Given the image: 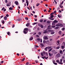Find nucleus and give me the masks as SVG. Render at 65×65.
<instances>
[{"label":"nucleus","instance_id":"obj_1","mask_svg":"<svg viewBox=\"0 0 65 65\" xmlns=\"http://www.w3.org/2000/svg\"><path fill=\"white\" fill-rule=\"evenodd\" d=\"M28 32V29L27 28H24L23 31V33L24 34H27Z\"/></svg>","mask_w":65,"mask_h":65},{"label":"nucleus","instance_id":"obj_2","mask_svg":"<svg viewBox=\"0 0 65 65\" xmlns=\"http://www.w3.org/2000/svg\"><path fill=\"white\" fill-rule=\"evenodd\" d=\"M56 26H61V27H63V25L61 23H59L58 24L56 25Z\"/></svg>","mask_w":65,"mask_h":65},{"label":"nucleus","instance_id":"obj_3","mask_svg":"<svg viewBox=\"0 0 65 65\" xmlns=\"http://www.w3.org/2000/svg\"><path fill=\"white\" fill-rule=\"evenodd\" d=\"M56 56L57 58H59L60 57H61V55L60 53H58L57 54H56Z\"/></svg>","mask_w":65,"mask_h":65},{"label":"nucleus","instance_id":"obj_4","mask_svg":"<svg viewBox=\"0 0 65 65\" xmlns=\"http://www.w3.org/2000/svg\"><path fill=\"white\" fill-rule=\"evenodd\" d=\"M43 38L44 39H45V40H46L47 39H48V37L46 36H44L43 37Z\"/></svg>","mask_w":65,"mask_h":65},{"label":"nucleus","instance_id":"obj_5","mask_svg":"<svg viewBox=\"0 0 65 65\" xmlns=\"http://www.w3.org/2000/svg\"><path fill=\"white\" fill-rule=\"evenodd\" d=\"M54 18V17H51L50 18H49V20H54V18H52L51 19V18Z\"/></svg>","mask_w":65,"mask_h":65},{"label":"nucleus","instance_id":"obj_6","mask_svg":"<svg viewBox=\"0 0 65 65\" xmlns=\"http://www.w3.org/2000/svg\"><path fill=\"white\" fill-rule=\"evenodd\" d=\"M54 14V12H52L50 14L51 16L50 17H54V15H53V14Z\"/></svg>","mask_w":65,"mask_h":65},{"label":"nucleus","instance_id":"obj_7","mask_svg":"<svg viewBox=\"0 0 65 65\" xmlns=\"http://www.w3.org/2000/svg\"><path fill=\"white\" fill-rule=\"evenodd\" d=\"M11 4V3L10 2L8 4H7L6 6H10V5Z\"/></svg>","mask_w":65,"mask_h":65},{"label":"nucleus","instance_id":"obj_8","mask_svg":"<svg viewBox=\"0 0 65 65\" xmlns=\"http://www.w3.org/2000/svg\"><path fill=\"white\" fill-rule=\"evenodd\" d=\"M38 25L39 26H40V27L41 28H43V26L41 24H38Z\"/></svg>","mask_w":65,"mask_h":65},{"label":"nucleus","instance_id":"obj_9","mask_svg":"<svg viewBox=\"0 0 65 65\" xmlns=\"http://www.w3.org/2000/svg\"><path fill=\"white\" fill-rule=\"evenodd\" d=\"M47 29H46L44 30V31L43 33H47Z\"/></svg>","mask_w":65,"mask_h":65},{"label":"nucleus","instance_id":"obj_10","mask_svg":"<svg viewBox=\"0 0 65 65\" xmlns=\"http://www.w3.org/2000/svg\"><path fill=\"white\" fill-rule=\"evenodd\" d=\"M15 4L16 5H18L19 3H18V1H16L15 2Z\"/></svg>","mask_w":65,"mask_h":65},{"label":"nucleus","instance_id":"obj_11","mask_svg":"<svg viewBox=\"0 0 65 65\" xmlns=\"http://www.w3.org/2000/svg\"><path fill=\"white\" fill-rule=\"evenodd\" d=\"M49 55L50 57H51V56H53V54L51 53H49Z\"/></svg>","mask_w":65,"mask_h":65},{"label":"nucleus","instance_id":"obj_12","mask_svg":"<svg viewBox=\"0 0 65 65\" xmlns=\"http://www.w3.org/2000/svg\"><path fill=\"white\" fill-rule=\"evenodd\" d=\"M53 22L54 23H58V21H57V20H54V21Z\"/></svg>","mask_w":65,"mask_h":65},{"label":"nucleus","instance_id":"obj_13","mask_svg":"<svg viewBox=\"0 0 65 65\" xmlns=\"http://www.w3.org/2000/svg\"><path fill=\"white\" fill-rule=\"evenodd\" d=\"M4 19L5 20H7V17H4Z\"/></svg>","mask_w":65,"mask_h":65},{"label":"nucleus","instance_id":"obj_14","mask_svg":"<svg viewBox=\"0 0 65 65\" xmlns=\"http://www.w3.org/2000/svg\"><path fill=\"white\" fill-rule=\"evenodd\" d=\"M63 6H62L61 5H59V7H60V8H63Z\"/></svg>","mask_w":65,"mask_h":65},{"label":"nucleus","instance_id":"obj_15","mask_svg":"<svg viewBox=\"0 0 65 65\" xmlns=\"http://www.w3.org/2000/svg\"><path fill=\"white\" fill-rule=\"evenodd\" d=\"M47 47V48L48 49V50H49V49H50V48H51V47H50V46H48V47Z\"/></svg>","mask_w":65,"mask_h":65},{"label":"nucleus","instance_id":"obj_16","mask_svg":"<svg viewBox=\"0 0 65 65\" xmlns=\"http://www.w3.org/2000/svg\"><path fill=\"white\" fill-rule=\"evenodd\" d=\"M33 37H31L29 40H33Z\"/></svg>","mask_w":65,"mask_h":65},{"label":"nucleus","instance_id":"obj_17","mask_svg":"<svg viewBox=\"0 0 65 65\" xmlns=\"http://www.w3.org/2000/svg\"><path fill=\"white\" fill-rule=\"evenodd\" d=\"M47 47H46L45 48V51H47Z\"/></svg>","mask_w":65,"mask_h":65},{"label":"nucleus","instance_id":"obj_18","mask_svg":"<svg viewBox=\"0 0 65 65\" xmlns=\"http://www.w3.org/2000/svg\"><path fill=\"white\" fill-rule=\"evenodd\" d=\"M54 33H55V32H54V31H53L52 32H51V34H54Z\"/></svg>","mask_w":65,"mask_h":65},{"label":"nucleus","instance_id":"obj_19","mask_svg":"<svg viewBox=\"0 0 65 65\" xmlns=\"http://www.w3.org/2000/svg\"><path fill=\"white\" fill-rule=\"evenodd\" d=\"M7 34L8 35H10V32H8L7 33Z\"/></svg>","mask_w":65,"mask_h":65},{"label":"nucleus","instance_id":"obj_20","mask_svg":"<svg viewBox=\"0 0 65 65\" xmlns=\"http://www.w3.org/2000/svg\"><path fill=\"white\" fill-rule=\"evenodd\" d=\"M40 45H41L42 46H44V45H43V44L42 43H41L40 44Z\"/></svg>","mask_w":65,"mask_h":65},{"label":"nucleus","instance_id":"obj_21","mask_svg":"<svg viewBox=\"0 0 65 65\" xmlns=\"http://www.w3.org/2000/svg\"><path fill=\"white\" fill-rule=\"evenodd\" d=\"M53 49L52 48H50L48 51V52H51V51H52V50Z\"/></svg>","mask_w":65,"mask_h":65},{"label":"nucleus","instance_id":"obj_22","mask_svg":"<svg viewBox=\"0 0 65 65\" xmlns=\"http://www.w3.org/2000/svg\"><path fill=\"white\" fill-rule=\"evenodd\" d=\"M52 25H55V23H54V22H53L52 23Z\"/></svg>","mask_w":65,"mask_h":65},{"label":"nucleus","instance_id":"obj_23","mask_svg":"<svg viewBox=\"0 0 65 65\" xmlns=\"http://www.w3.org/2000/svg\"><path fill=\"white\" fill-rule=\"evenodd\" d=\"M39 5H40V3H37L36 4V6H38Z\"/></svg>","mask_w":65,"mask_h":65},{"label":"nucleus","instance_id":"obj_24","mask_svg":"<svg viewBox=\"0 0 65 65\" xmlns=\"http://www.w3.org/2000/svg\"><path fill=\"white\" fill-rule=\"evenodd\" d=\"M29 23H27V24H26V26H27V27H28V26H29Z\"/></svg>","mask_w":65,"mask_h":65},{"label":"nucleus","instance_id":"obj_25","mask_svg":"<svg viewBox=\"0 0 65 65\" xmlns=\"http://www.w3.org/2000/svg\"><path fill=\"white\" fill-rule=\"evenodd\" d=\"M59 28V27H57L55 28V29H58Z\"/></svg>","mask_w":65,"mask_h":65},{"label":"nucleus","instance_id":"obj_26","mask_svg":"<svg viewBox=\"0 0 65 65\" xmlns=\"http://www.w3.org/2000/svg\"><path fill=\"white\" fill-rule=\"evenodd\" d=\"M63 52V51L62 50H60V54H62Z\"/></svg>","mask_w":65,"mask_h":65},{"label":"nucleus","instance_id":"obj_27","mask_svg":"<svg viewBox=\"0 0 65 65\" xmlns=\"http://www.w3.org/2000/svg\"><path fill=\"white\" fill-rule=\"evenodd\" d=\"M56 49H59V48H60V46H58V47H57L56 48Z\"/></svg>","mask_w":65,"mask_h":65},{"label":"nucleus","instance_id":"obj_28","mask_svg":"<svg viewBox=\"0 0 65 65\" xmlns=\"http://www.w3.org/2000/svg\"><path fill=\"white\" fill-rule=\"evenodd\" d=\"M12 8L11 7H10L9 8V10H12Z\"/></svg>","mask_w":65,"mask_h":65},{"label":"nucleus","instance_id":"obj_29","mask_svg":"<svg viewBox=\"0 0 65 65\" xmlns=\"http://www.w3.org/2000/svg\"><path fill=\"white\" fill-rule=\"evenodd\" d=\"M61 47L62 49H64V46H61Z\"/></svg>","mask_w":65,"mask_h":65},{"label":"nucleus","instance_id":"obj_30","mask_svg":"<svg viewBox=\"0 0 65 65\" xmlns=\"http://www.w3.org/2000/svg\"><path fill=\"white\" fill-rule=\"evenodd\" d=\"M47 29H52V28L51 27H47Z\"/></svg>","mask_w":65,"mask_h":65},{"label":"nucleus","instance_id":"obj_31","mask_svg":"<svg viewBox=\"0 0 65 65\" xmlns=\"http://www.w3.org/2000/svg\"><path fill=\"white\" fill-rule=\"evenodd\" d=\"M25 19L26 20H28V18L27 17H25Z\"/></svg>","mask_w":65,"mask_h":65},{"label":"nucleus","instance_id":"obj_32","mask_svg":"<svg viewBox=\"0 0 65 65\" xmlns=\"http://www.w3.org/2000/svg\"><path fill=\"white\" fill-rule=\"evenodd\" d=\"M37 40L38 41H40V39L39 38H38L37 39Z\"/></svg>","mask_w":65,"mask_h":65},{"label":"nucleus","instance_id":"obj_33","mask_svg":"<svg viewBox=\"0 0 65 65\" xmlns=\"http://www.w3.org/2000/svg\"><path fill=\"white\" fill-rule=\"evenodd\" d=\"M59 64H63V63L62 62H60L59 63H58Z\"/></svg>","mask_w":65,"mask_h":65},{"label":"nucleus","instance_id":"obj_34","mask_svg":"<svg viewBox=\"0 0 65 65\" xmlns=\"http://www.w3.org/2000/svg\"><path fill=\"white\" fill-rule=\"evenodd\" d=\"M41 56H42V57H43V53H42L41 52Z\"/></svg>","mask_w":65,"mask_h":65},{"label":"nucleus","instance_id":"obj_35","mask_svg":"<svg viewBox=\"0 0 65 65\" xmlns=\"http://www.w3.org/2000/svg\"><path fill=\"white\" fill-rule=\"evenodd\" d=\"M64 2V1H63L62 2L60 3V4L61 5H62L63 4V3Z\"/></svg>","mask_w":65,"mask_h":65},{"label":"nucleus","instance_id":"obj_36","mask_svg":"<svg viewBox=\"0 0 65 65\" xmlns=\"http://www.w3.org/2000/svg\"><path fill=\"white\" fill-rule=\"evenodd\" d=\"M59 34H61V31H60L59 32Z\"/></svg>","mask_w":65,"mask_h":65},{"label":"nucleus","instance_id":"obj_37","mask_svg":"<svg viewBox=\"0 0 65 65\" xmlns=\"http://www.w3.org/2000/svg\"><path fill=\"white\" fill-rule=\"evenodd\" d=\"M42 58V59H44V58H46V57L44 56V57H41Z\"/></svg>","mask_w":65,"mask_h":65},{"label":"nucleus","instance_id":"obj_38","mask_svg":"<svg viewBox=\"0 0 65 65\" xmlns=\"http://www.w3.org/2000/svg\"><path fill=\"white\" fill-rule=\"evenodd\" d=\"M56 62L57 63H59V60H56Z\"/></svg>","mask_w":65,"mask_h":65},{"label":"nucleus","instance_id":"obj_39","mask_svg":"<svg viewBox=\"0 0 65 65\" xmlns=\"http://www.w3.org/2000/svg\"><path fill=\"white\" fill-rule=\"evenodd\" d=\"M43 42H44V43H46V41H45V40H44L43 41Z\"/></svg>","mask_w":65,"mask_h":65},{"label":"nucleus","instance_id":"obj_40","mask_svg":"<svg viewBox=\"0 0 65 65\" xmlns=\"http://www.w3.org/2000/svg\"><path fill=\"white\" fill-rule=\"evenodd\" d=\"M48 32H52L53 30H48Z\"/></svg>","mask_w":65,"mask_h":65},{"label":"nucleus","instance_id":"obj_41","mask_svg":"<svg viewBox=\"0 0 65 65\" xmlns=\"http://www.w3.org/2000/svg\"><path fill=\"white\" fill-rule=\"evenodd\" d=\"M24 60H25V58H23L22 59V61H24Z\"/></svg>","mask_w":65,"mask_h":65},{"label":"nucleus","instance_id":"obj_42","mask_svg":"<svg viewBox=\"0 0 65 65\" xmlns=\"http://www.w3.org/2000/svg\"><path fill=\"white\" fill-rule=\"evenodd\" d=\"M54 64H55V65H57V63H56V62H54L53 63Z\"/></svg>","mask_w":65,"mask_h":65},{"label":"nucleus","instance_id":"obj_43","mask_svg":"<svg viewBox=\"0 0 65 65\" xmlns=\"http://www.w3.org/2000/svg\"><path fill=\"white\" fill-rule=\"evenodd\" d=\"M47 23H51V22L50 21H47Z\"/></svg>","mask_w":65,"mask_h":65},{"label":"nucleus","instance_id":"obj_44","mask_svg":"<svg viewBox=\"0 0 65 65\" xmlns=\"http://www.w3.org/2000/svg\"><path fill=\"white\" fill-rule=\"evenodd\" d=\"M43 54L44 55H45V52H43Z\"/></svg>","mask_w":65,"mask_h":65},{"label":"nucleus","instance_id":"obj_45","mask_svg":"<svg viewBox=\"0 0 65 65\" xmlns=\"http://www.w3.org/2000/svg\"><path fill=\"white\" fill-rule=\"evenodd\" d=\"M40 22H43V20H40Z\"/></svg>","mask_w":65,"mask_h":65},{"label":"nucleus","instance_id":"obj_46","mask_svg":"<svg viewBox=\"0 0 65 65\" xmlns=\"http://www.w3.org/2000/svg\"><path fill=\"white\" fill-rule=\"evenodd\" d=\"M5 8L4 7H3L2 9V10H3Z\"/></svg>","mask_w":65,"mask_h":65},{"label":"nucleus","instance_id":"obj_47","mask_svg":"<svg viewBox=\"0 0 65 65\" xmlns=\"http://www.w3.org/2000/svg\"><path fill=\"white\" fill-rule=\"evenodd\" d=\"M27 6H28V4H29V2H28V1L27 3Z\"/></svg>","mask_w":65,"mask_h":65},{"label":"nucleus","instance_id":"obj_48","mask_svg":"<svg viewBox=\"0 0 65 65\" xmlns=\"http://www.w3.org/2000/svg\"><path fill=\"white\" fill-rule=\"evenodd\" d=\"M5 22V21H3L2 23L3 24H4Z\"/></svg>","mask_w":65,"mask_h":65},{"label":"nucleus","instance_id":"obj_49","mask_svg":"<svg viewBox=\"0 0 65 65\" xmlns=\"http://www.w3.org/2000/svg\"><path fill=\"white\" fill-rule=\"evenodd\" d=\"M56 27V26H52V28H55V27Z\"/></svg>","mask_w":65,"mask_h":65},{"label":"nucleus","instance_id":"obj_50","mask_svg":"<svg viewBox=\"0 0 65 65\" xmlns=\"http://www.w3.org/2000/svg\"><path fill=\"white\" fill-rule=\"evenodd\" d=\"M41 34V32H39L38 34H39V35H40Z\"/></svg>","mask_w":65,"mask_h":65},{"label":"nucleus","instance_id":"obj_51","mask_svg":"<svg viewBox=\"0 0 65 65\" xmlns=\"http://www.w3.org/2000/svg\"><path fill=\"white\" fill-rule=\"evenodd\" d=\"M37 24V23H33V24L34 25H35V24Z\"/></svg>","mask_w":65,"mask_h":65},{"label":"nucleus","instance_id":"obj_52","mask_svg":"<svg viewBox=\"0 0 65 65\" xmlns=\"http://www.w3.org/2000/svg\"><path fill=\"white\" fill-rule=\"evenodd\" d=\"M6 17H9V15L8 14H7L6 15Z\"/></svg>","mask_w":65,"mask_h":65},{"label":"nucleus","instance_id":"obj_53","mask_svg":"<svg viewBox=\"0 0 65 65\" xmlns=\"http://www.w3.org/2000/svg\"><path fill=\"white\" fill-rule=\"evenodd\" d=\"M27 8H28V9H29V10H30V8H29L28 7H27Z\"/></svg>","mask_w":65,"mask_h":65},{"label":"nucleus","instance_id":"obj_54","mask_svg":"<svg viewBox=\"0 0 65 65\" xmlns=\"http://www.w3.org/2000/svg\"><path fill=\"white\" fill-rule=\"evenodd\" d=\"M26 63V64H27V65H29V62H27V63Z\"/></svg>","mask_w":65,"mask_h":65},{"label":"nucleus","instance_id":"obj_55","mask_svg":"<svg viewBox=\"0 0 65 65\" xmlns=\"http://www.w3.org/2000/svg\"><path fill=\"white\" fill-rule=\"evenodd\" d=\"M42 39H40L41 42H42Z\"/></svg>","mask_w":65,"mask_h":65},{"label":"nucleus","instance_id":"obj_56","mask_svg":"<svg viewBox=\"0 0 65 65\" xmlns=\"http://www.w3.org/2000/svg\"><path fill=\"white\" fill-rule=\"evenodd\" d=\"M45 6L46 7H47V6H48V5H47V4H45Z\"/></svg>","mask_w":65,"mask_h":65},{"label":"nucleus","instance_id":"obj_57","mask_svg":"<svg viewBox=\"0 0 65 65\" xmlns=\"http://www.w3.org/2000/svg\"><path fill=\"white\" fill-rule=\"evenodd\" d=\"M14 25L13 24V26H12V28H14Z\"/></svg>","mask_w":65,"mask_h":65},{"label":"nucleus","instance_id":"obj_58","mask_svg":"<svg viewBox=\"0 0 65 65\" xmlns=\"http://www.w3.org/2000/svg\"><path fill=\"white\" fill-rule=\"evenodd\" d=\"M54 13H56V11H54Z\"/></svg>","mask_w":65,"mask_h":65},{"label":"nucleus","instance_id":"obj_59","mask_svg":"<svg viewBox=\"0 0 65 65\" xmlns=\"http://www.w3.org/2000/svg\"><path fill=\"white\" fill-rule=\"evenodd\" d=\"M6 9H4V11H6Z\"/></svg>","mask_w":65,"mask_h":65},{"label":"nucleus","instance_id":"obj_60","mask_svg":"<svg viewBox=\"0 0 65 65\" xmlns=\"http://www.w3.org/2000/svg\"><path fill=\"white\" fill-rule=\"evenodd\" d=\"M5 3H7V0H6L5 1Z\"/></svg>","mask_w":65,"mask_h":65},{"label":"nucleus","instance_id":"obj_61","mask_svg":"<svg viewBox=\"0 0 65 65\" xmlns=\"http://www.w3.org/2000/svg\"><path fill=\"white\" fill-rule=\"evenodd\" d=\"M59 41H57V43H58V44H59Z\"/></svg>","mask_w":65,"mask_h":65},{"label":"nucleus","instance_id":"obj_62","mask_svg":"<svg viewBox=\"0 0 65 65\" xmlns=\"http://www.w3.org/2000/svg\"><path fill=\"white\" fill-rule=\"evenodd\" d=\"M36 36L37 37H39V35H36Z\"/></svg>","mask_w":65,"mask_h":65},{"label":"nucleus","instance_id":"obj_63","mask_svg":"<svg viewBox=\"0 0 65 65\" xmlns=\"http://www.w3.org/2000/svg\"><path fill=\"white\" fill-rule=\"evenodd\" d=\"M35 62H36V63H38V61L37 60H35Z\"/></svg>","mask_w":65,"mask_h":65},{"label":"nucleus","instance_id":"obj_64","mask_svg":"<svg viewBox=\"0 0 65 65\" xmlns=\"http://www.w3.org/2000/svg\"><path fill=\"white\" fill-rule=\"evenodd\" d=\"M58 17H62V15H58Z\"/></svg>","mask_w":65,"mask_h":65}]
</instances>
